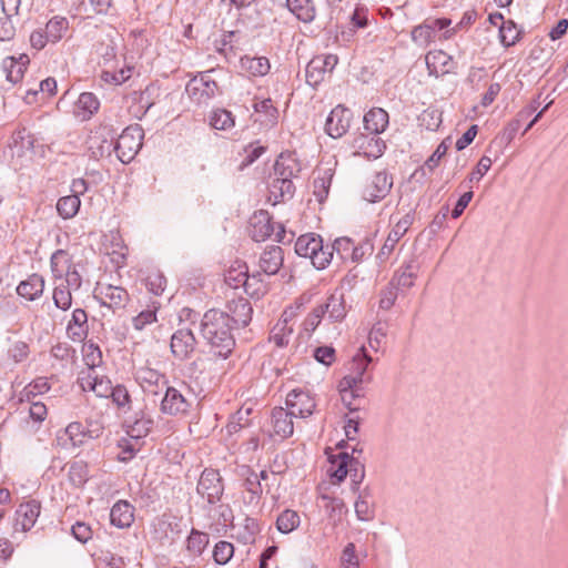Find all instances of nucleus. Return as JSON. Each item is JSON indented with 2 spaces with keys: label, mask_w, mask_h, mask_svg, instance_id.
Here are the masks:
<instances>
[{
  "label": "nucleus",
  "mask_w": 568,
  "mask_h": 568,
  "mask_svg": "<svg viewBox=\"0 0 568 568\" xmlns=\"http://www.w3.org/2000/svg\"><path fill=\"white\" fill-rule=\"evenodd\" d=\"M232 325L227 313L209 310L201 322V334L214 349L215 355L226 358L235 346Z\"/></svg>",
  "instance_id": "f257e3e1"
},
{
  "label": "nucleus",
  "mask_w": 568,
  "mask_h": 568,
  "mask_svg": "<svg viewBox=\"0 0 568 568\" xmlns=\"http://www.w3.org/2000/svg\"><path fill=\"white\" fill-rule=\"evenodd\" d=\"M302 168L291 153H281L276 159L268 181V202L273 205L291 199L295 192L293 179Z\"/></svg>",
  "instance_id": "f03ea898"
},
{
  "label": "nucleus",
  "mask_w": 568,
  "mask_h": 568,
  "mask_svg": "<svg viewBox=\"0 0 568 568\" xmlns=\"http://www.w3.org/2000/svg\"><path fill=\"white\" fill-rule=\"evenodd\" d=\"M142 139V129L138 124L130 125L122 131L115 144H113L112 141L103 140L100 145V155H110L111 152L114 151L122 163H129L141 149Z\"/></svg>",
  "instance_id": "7ed1b4c3"
},
{
  "label": "nucleus",
  "mask_w": 568,
  "mask_h": 568,
  "mask_svg": "<svg viewBox=\"0 0 568 568\" xmlns=\"http://www.w3.org/2000/svg\"><path fill=\"white\" fill-rule=\"evenodd\" d=\"M328 459L332 465L331 476L339 483L349 475L352 489L357 491L365 477V466L359 458L349 455L347 452H341L337 455L329 456Z\"/></svg>",
  "instance_id": "20e7f679"
},
{
  "label": "nucleus",
  "mask_w": 568,
  "mask_h": 568,
  "mask_svg": "<svg viewBox=\"0 0 568 568\" xmlns=\"http://www.w3.org/2000/svg\"><path fill=\"white\" fill-rule=\"evenodd\" d=\"M295 252L298 256L310 258L317 270H324L333 258L329 245L324 246L322 237L314 233L301 235L295 242Z\"/></svg>",
  "instance_id": "39448f33"
},
{
  "label": "nucleus",
  "mask_w": 568,
  "mask_h": 568,
  "mask_svg": "<svg viewBox=\"0 0 568 568\" xmlns=\"http://www.w3.org/2000/svg\"><path fill=\"white\" fill-rule=\"evenodd\" d=\"M50 267L54 282L61 283L72 291L81 288L82 276L67 251L57 250L50 257Z\"/></svg>",
  "instance_id": "423d86ee"
},
{
  "label": "nucleus",
  "mask_w": 568,
  "mask_h": 568,
  "mask_svg": "<svg viewBox=\"0 0 568 568\" xmlns=\"http://www.w3.org/2000/svg\"><path fill=\"white\" fill-rule=\"evenodd\" d=\"M160 412L168 416H185L193 406L194 398L190 387L182 383L180 387L169 386L164 389Z\"/></svg>",
  "instance_id": "0eeeda50"
},
{
  "label": "nucleus",
  "mask_w": 568,
  "mask_h": 568,
  "mask_svg": "<svg viewBox=\"0 0 568 568\" xmlns=\"http://www.w3.org/2000/svg\"><path fill=\"white\" fill-rule=\"evenodd\" d=\"M185 90L190 99L199 105H207L215 97L221 94L217 83L211 77V71L192 78Z\"/></svg>",
  "instance_id": "6e6552de"
},
{
  "label": "nucleus",
  "mask_w": 568,
  "mask_h": 568,
  "mask_svg": "<svg viewBox=\"0 0 568 568\" xmlns=\"http://www.w3.org/2000/svg\"><path fill=\"white\" fill-rule=\"evenodd\" d=\"M196 491L203 498H206L209 504H216L221 500L224 485L220 473L216 469L205 468L197 481Z\"/></svg>",
  "instance_id": "1a4fd4ad"
},
{
  "label": "nucleus",
  "mask_w": 568,
  "mask_h": 568,
  "mask_svg": "<svg viewBox=\"0 0 568 568\" xmlns=\"http://www.w3.org/2000/svg\"><path fill=\"white\" fill-rule=\"evenodd\" d=\"M337 62L338 58L335 54L315 55L306 65V82L311 87L316 88L324 81L326 74L332 73Z\"/></svg>",
  "instance_id": "9d476101"
},
{
  "label": "nucleus",
  "mask_w": 568,
  "mask_h": 568,
  "mask_svg": "<svg viewBox=\"0 0 568 568\" xmlns=\"http://www.w3.org/2000/svg\"><path fill=\"white\" fill-rule=\"evenodd\" d=\"M93 296L101 306H106L113 312L124 308L130 301L125 288L111 284H98Z\"/></svg>",
  "instance_id": "9b49d317"
},
{
  "label": "nucleus",
  "mask_w": 568,
  "mask_h": 568,
  "mask_svg": "<svg viewBox=\"0 0 568 568\" xmlns=\"http://www.w3.org/2000/svg\"><path fill=\"white\" fill-rule=\"evenodd\" d=\"M135 381L145 394L160 395L168 387L166 376L159 371L143 366L136 369Z\"/></svg>",
  "instance_id": "f8f14e48"
},
{
  "label": "nucleus",
  "mask_w": 568,
  "mask_h": 568,
  "mask_svg": "<svg viewBox=\"0 0 568 568\" xmlns=\"http://www.w3.org/2000/svg\"><path fill=\"white\" fill-rule=\"evenodd\" d=\"M41 513V504L31 499L20 504L16 510L13 530L27 532L34 527Z\"/></svg>",
  "instance_id": "ddd939ff"
},
{
  "label": "nucleus",
  "mask_w": 568,
  "mask_h": 568,
  "mask_svg": "<svg viewBox=\"0 0 568 568\" xmlns=\"http://www.w3.org/2000/svg\"><path fill=\"white\" fill-rule=\"evenodd\" d=\"M256 280V275H248L245 264L231 266L225 273L224 281L232 288L244 287V291L251 296H260L262 287L253 288L252 281Z\"/></svg>",
  "instance_id": "4468645a"
},
{
  "label": "nucleus",
  "mask_w": 568,
  "mask_h": 568,
  "mask_svg": "<svg viewBox=\"0 0 568 568\" xmlns=\"http://www.w3.org/2000/svg\"><path fill=\"white\" fill-rule=\"evenodd\" d=\"M286 406L294 417L306 418L311 416L316 407L315 399L301 389H293L286 396Z\"/></svg>",
  "instance_id": "2eb2a0df"
},
{
  "label": "nucleus",
  "mask_w": 568,
  "mask_h": 568,
  "mask_svg": "<svg viewBox=\"0 0 568 568\" xmlns=\"http://www.w3.org/2000/svg\"><path fill=\"white\" fill-rule=\"evenodd\" d=\"M352 118L353 113L349 109L337 105L331 111L326 119V133L334 139L343 136L351 126Z\"/></svg>",
  "instance_id": "dca6fc26"
},
{
  "label": "nucleus",
  "mask_w": 568,
  "mask_h": 568,
  "mask_svg": "<svg viewBox=\"0 0 568 568\" xmlns=\"http://www.w3.org/2000/svg\"><path fill=\"white\" fill-rule=\"evenodd\" d=\"M170 346L174 357L184 361L194 353L196 339L190 328H180L172 335Z\"/></svg>",
  "instance_id": "f3484780"
},
{
  "label": "nucleus",
  "mask_w": 568,
  "mask_h": 568,
  "mask_svg": "<svg viewBox=\"0 0 568 568\" xmlns=\"http://www.w3.org/2000/svg\"><path fill=\"white\" fill-rule=\"evenodd\" d=\"M357 154H362L367 159H377L382 156L386 149L385 142L376 134H358L352 143Z\"/></svg>",
  "instance_id": "a211bd4d"
},
{
  "label": "nucleus",
  "mask_w": 568,
  "mask_h": 568,
  "mask_svg": "<svg viewBox=\"0 0 568 568\" xmlns=\"http://www.w3.org/2000/svg\"><path fill=\"white\" fill-rule=\"evenodd\" d=\"M89 437L81 423H70L57 434V445L62 449H73L83 445Z\"/></svg>",
  "instance_id": "6ab92c4d"
},
{
  "label": "nucleus",
  "mask_w": 568,
  "mask_h": 568,
  "mask_svg": "<svg viewBox=\"0 0 568 568\" xmlns=\"http://www.w3.org/2000/svg\"><path fill=\"white\" fill-rule=\"evenodd\" d=\"M392 186L393 179L387 172H376L364 189V199L373 203L381 201L389 193Z\"/></svg>",
  "instance_id": "aec40b11"
},
{
  "label": "nucleus",
  "mask_w": 568,
  "mask_h": 568,
  "mask_svg": "<svg viewBox=\"0 0 568 568\" xmlns=\"http://www.w3.org/2000/svg\"><path fill=\"white\" fill-rule=\"evenodd\" d=\"M78 382L84 392L91 390L103 398L110 397L113 389L111 381L105 376H98L94 371L82 372Z\"/></svg>",
  "instance_id": "412c9836"
},
{
  "label": "nucleus",
  "mask_w": 568,
  "mask_h": 568,
  "mask_svg": "<svg viewBox=\"0 0 568 568\" xmlns=\"http://www.w3.org/2000/svg\"><path fill=\"white\" fill-rule=\"evenodd\" d=\"M293 417L288 409H284L283 407L273 408L270 435L272 437H278L280 439L291 437L294 433Z\"/></svg>",
  "instance_id": "4be33fe9"
},
{
  "label": "nucleus",
  "mask_w": 568,
  "mask_h": 568,
  "mask_svg": "<svg viewBox=\"0 0 568 568\" xmlns=\"http://www.w3.org/2000/svg\"><path fill=\"white\" fill-rule=\"evenodd\" d=\"M336 163L332 164L331 162L322 163L315 170V179H314V195L320 203H323L329 192L331 183L335 174Z\"/></svg>",
  "instance_id": "5701e85b"
},
{
  "label": "nucleus",
  "mask_w": 568,
  "mask_h": 568,
  "mask_svg": "<svg viewBox=\"0 0 568 568\" xmlns=\"http://www.w3.org/2000/svg\"><path fill=\"white\" fill-rule=\"evenodd\" d=\"M413 222L414 214L412 212H408L403 217H400L389 232L378 255L384 257L389 256V254L393 252L399 240L407 233Z\"/></svg>",
  "instance_id": "b1692460"
},
{
  "label": "nucleus",
  "mask_w": 568,
  "mask_h": 568,
  "mask_svg": "<svg viewBox=\"0 0 568 568\" xmlns=\"http://www.w3.org/2000/svg\"><path fill=\"white\" fill-rule=\"evenodd\" d=\"M89 334L88 314L83 308H75L67 325V335L74 343H82Z\"/></svg>",
  "instance_id": "393cba45"
},
{
  "label": "nucleus",
  "mask_w": 568,
  "mask_h": 568,
  "mask_svg": "<svg viewBox=\"0 0 568 568\" xmlns=\"http://www.w3.org/2000/svg\"><path fill=\"white\" fill-rule=\"evenodd\" d=\"M227 311L230 323H233L236 327H245L252 320V305L243 297L230 301L227 303Z\"/></svg>",
  "instance_id": "a878e982"
},
{
  "label": "nucleus",
  "mask_w": 568,
  "mask_h": 568,
  "mask_svg": "<svg viewBox=\"0 0 568 568\" xmlns=\"http://www.w3.org/2000/svg\"><path fill=\"white\" fill-rule=\"evenodd\" d=\"M275 232L274 224L266 211H260L251 219V236L255 242L265 241Z\"/></svg>",
  "instance_id": "bb28decb"
},
{
  "label": "nucleus",
  "mask_w": 568,
  "mask_h": 568,
  "mask_svg": "<svg viewBox=\"0 0 568 568\" xmlns=\"http://www.w3.org/2000/svg\"><path fill=\"white\" fill-rule=\"evenodd\" d=\"M283 250L272 245L264 250L258 260L260 270L266 275L276 274L283 265Z\"/></svg>",
  "instance_id": "cd10ccee"
},
{
  "label": "nucleus",
  "mask_w": 568,
  "mask_h": 568,
  "mask_svg": "<svg viewBox=\"0 0 568 568\" xmlns=\"http://www.w3.org/2000/svg\"><path fill=\"white\" fill-rule=\"evenodd\" d=\"M45 281L42 275L33 273L28 276L27 280L20 282L17 287V293L19 296L28 300L36 301L39 298L44 291Z\"/></svg>",
  "instance_id": "c85d7f7f"
},
{
  "label": "nucleus",
  "mask_w": 568,
  "mask_h": 568,
  "mask_svg": "<svg viewBox=\"0 0 568 568\" xmlns=\"http://www.w3.org/2000/svg\"><path fill=\"white\" fill-rule=\"evenodd\" d=\"M110 521L118 528H129L134 521V507L126 500L116 501L111 508Z\"/></svg>",
  "instance_id": "c756f323"
},
{
  "label": "nucleus",
  "mask_w": 568,
  "mask_h": 568,
  "mask_svg": "<svg viewBox=\"0 0 568 568\" xmlns=\"http://www.w3.org/2000/svg\"><path fill=\"white\" fill-rule=\"evenodd\" d=\"M418 270L419 265L417 261L412 257L400 266L392 277L390 282H395L397 288H409L414 285Z\"/></svg>",
  "instance_id": "7c9ffc66"
},
{
  "label": "nucleus",
  "mask_w": 568,
  "mask_h": 568,
  "mask_svg": "<svg viewBox=\"0 0 568 568\" xmlns=\"http://www.w3.org/2000/svg\"><path fill=\"white\" fill-rule=\"evenodd\" d=\"M322 308L323 316L327 317L333 322H341L346 316V307L343 294L333 293L326 302L318 305Z\"/></svg>",
  "instance_id": "2f4dec72"
},
{
  "label": "nucleus",
  "mask_w": 568,
  "mask_h": 568,
  "mask_svg": "<svg viewBox=\"0 0 568 568\" xmlns=\"http://www.w3.org/2000/svg\"><path fill=\"white\" fill-rule=\"evenodd\" d=\"M425 59L429 74L436 77L448 73L453 63L452 57L442 50L429 51Z\"/></svg>",
  "instance_id": "473e14b6"
},
{
  "label": "nucleus",
  "mask_w": 568,
  "mask_h": 568,
  "mask_svg": "<svg viewBox=\"0 0 568 568\" xmlns=\"http://www.w3.org/2000/svg\"><path fill=\"white\" fill-rule=\"evenodd\" d=\"M363 121L368 133L378 135L388 125V113L382 108H373L364 115Z\"/></svg>",
  "instance_id": "72a5a7b5"
},
{
  "label": "nucleus",
  "mask_w": 568,
  "mask_h": 568,
  "mask_svg": "<svg viewBox=\"0 0 568 568\" xmlns=\"http://www.w3.org/2000/svg\"><path fill=\"white\" fill-rule=\"evenodd\" d=\"M242 476L245 477L243 487L247 494V496L244 497V501L248 505H256L263 491L260 476L248 467L243 469Z\"/></svg>",
  "instance_id": "f704fd0d"
},
{
  "label": "nucleus",
  "mask_w": 568,
  "mask_h": 568,
  "mask_svg": "<svg viewBox=\"0 0 568 568\" xmlns=\"http://www.w3.org/2000/svg\"><path fill=\"white\" fill-rule=\"evenodd\" d=\"M28 62L29 60L26 55H21L19 60L13 57H7L2 61V71L6 74V79L12 84L21 81Z\"/></svg>",
  "instance_id": "c9c22d12"
},
{
  "label": "nucleus",
  "mask_w": 568,
  "mask_h": 568,
  "mask_svg": "<svg viewBox=\"0 0 568 568\" xmlns=\"http://www.w3.org/2000/svg\"><path fill=\"white\" fill-rule=\"evenodd\" d=\"M355 514L358 520L371 521L375 517V507L372 500V493L365 487L357 496L354 504Z\"/></svg>",
  "instance_id": "e433bc0d"
},
{
  "label": "nucleus",
  "mask_w": 568,
  "mask_h": 568,
  "mask_svg": "<svg viewBox=\"0 0 568 568\" xmlns=\"http://www.w3.org/2000/svg\"><path fill=\"white\" fill-rule=\"evenodd\" d=\"M372 363V357L366 353L364 347H361L354 355L351 366V374L361 383L371 382V376L366 375L368 365Z\"/></svg>",
  "instance_id": "4c0bfd02"
},
{
  "label": "nucleus",
  "mask_w": 568,
  "mask_h": 568,
  "mask_svg": "<svg viewBox=\"0 0 568 568\" xmlns=\"http://www.w3.org/2000/svg\"><path fill=\"white\" fill-rule=\"evenodd\" d=\"M9 146L17 155L22 156L26 152L32 151L34 139L26 128H20L12 133Z\"/></svg>",
  "instance_id": "58836bf2"
},
{
  "label": "nucleus",
  "mask_w": 568,
  "mask_h": 568,
  "mask_svg": "<svg viewBox=\"0 0 568 568\" xmlns=\"http://www.w3.org/2000/svg\"><path fill=\"white\" fill-rule=\"evenodd\" d=\"M253 413V407L251 405H243L240 407L231 417L226 425V430L230 435L240 432L242 428L250 426L251 424V414Z\"/></svg>",
  "instance_id": "ea45409f"
},
{
  "label": "nucleus",
  "mask_w": 568,
  "mask_h": 568,
  "mask_svg": "<svg viewBox=\"0 0 568 568\" xmlns=\"http://www.w3.org/2000/svg\"><path fill=\"white\" fill-rule=\"evenodd\" d=\"M286 6L303 22H311L315 18V8L311 0H286Z\"/></svg>",
  "instance_id": "a19ab883"
},
{
  "label": "nucleus",
  "mask_w": 568,
  "mask_h": 568,
  "mask_svg": "<svg viewBox=\"0 0 568 568\" xmlns=\"http://www.w3.org/2000/svg\"><path fill=\"white\" fill-rule=\"evenodd\" d=\"M99 106L100 102L98 98L91 92L81 93L77 101L79 115L82 120L90 119L99 110Z\"/></svg>",
  "instance_id": "79ce46f5"
},
{
  "label": "nucleus",
  "mask_w": 568,
  "mask_h": 568,
  "mask_svg": "<svg viewBox=\"0 0 568 568\" xmlns=\"http://www.w3.org/2000/svg\"><path fill=\"white\" fill-rule=\"evenodd\" d=\"M242 67L254 77H263L270 72L271 64L265 57H244Z\"/></svg>",
  "instance_id": "37998d69"
},
{
  "label": "nucleus",
  "mask_w": 568,
  "mask_h": 568,
  "mask_svg": "<svg viewBox=\"0 0 568 568\" xmlns=\"http://www.w3.org/2000/svg\"><path fill=\"white\" fill-rule=\"evenodd\" d=\"M254 111L261 115L258 119L266 125H274L277 122L278 111L271 99H264L253 104Z\"/></svg>",
  "instance_id": "c03bdc74"
},
{
  "label": "nucleus",
  "mask_w": 568,
  "mask_h": 568,
  "mask_svg": "<svg viewBox=\"0 0 568 568\" xmlns=\"http://www.w3.org/2000/svg\"><path fill=\"white\" fill-rule=\"evenodd\" d=\"M209 534L192 529L186 540V549L193 556H200L209 545Z\"/></svg>",
  "instance_id": "a18cd8bd"
},
{
  "label": "nucleus",
  "mask_w": 568,
  "mask_h": 568,
  "mask_svg": "<svg viewBox=\"0 0 568 568\" xmlns=\"http://www.w3.org/2000/svg\"><path fill=\"white\" fill-rule=\"evenodd\" d=\"M52 300L57 308L65 312L72 306V290L59 282H54Z\"/></svg>",
  "instance_id": "49530a36"
},
{
  "label": "nucleus",
  "mask_w": 568,
  "mask_h": 568,
  "mask_svg": "<svg viewBox=\"0 0 568 568\" xmlns=\"http://www.w3.org/2000/svg\"><path fill=\"white\" fill-rule=\"evenodd\" d=\"M160 307L158 302H152L148 310L140 312L132 318V326L136 331H143L148 325L156 322V312Z\"/></svg>",
  "instance_id": "de8ad7c7"
},
{
  "label": "nucleus",
  "mask_w": 568,
  "mask_h": 568,
  "mask_svg": "<svg viewBox=\"0 0 568 568\" xmlns=\"http://www.w3.org/2000/svg\"><path fill=\"white\" fill-rule=\"evenodd\" d=\"M69 28V22L65 18L53 17L45 26L47 37L50 42L55 43L60 41Z\"/></svg>",
  "instance_id": "09e8293b"
},
{
  "label": "nucleus",
  "mask_w": 568,
  "mask_h": 568,
  "mask_svg": "<svg viewBox=\"0 0 568 568\" xmlns=\"http://www.w3.org/2000/svg\"><path fill=\"white\" fill-rule=\"evenodd\" d=\"M80 204L81 201L79 196L77 194H71L59 199L57 210L63 219H71L78 213Z\"/></svg>",
  "instance_id": "8fccbe9b"
},
{
  "label": "nucleus",
  "mask_w": 568,
  "mask_h": 568,
  "mask_svg": "<svg viewBox=\"0 0 568 568\" xmlns=\"http://www.w3.org/2000/svg\"><path fill=\"white\" fill-rule=\"evenodd\" d=\"M536 106H530L527 111H521L518 113L516 119L511 120L507 126L505 128L500 140L505 142L506 144L510 143L515 135L517 134L518 130L521 126V122L527 119L532 112L536 111Z\"/></svg>",
  "instance_id": "3c124183"
},
{
  "label": "nucleus",
  "mask_w": 568,
  "mask_h": 568,
  "mask_svg": "<svg viewBox=\"0 0 568 568\" xmlns=\"http://www.w3.org/2000/svg\"><path fill=\"white\" fill-rule=\"evenodd\" d=\"M300 525V516L295 510L286 509L276 519V527L282 534H288Z\"/></svg>",
  "instance_id": "603ef678"
},
{
  "label": "nucleus",
  "mask_w": 568,
  "mask_h": 568,
  "mask_svg": "<svg viewBox=\"0 0 568 568\" xmlns=\"http://www.w3.org/2000/svg\"><path fill=\"white\" fill-rule=\"evenodd\" d=\"M293 331V326L287 325L286 318L284 321H278L272 329L271 341H273L276 346L284 347L288 344Z\"/></svg>",
  "instance_id": "864d4df0"
},
{
  "label": "nucleus",
  "mask_w": 568,
  "mask_h": 568,
  "mask_svg": "<svg viewBox=\"0 0 568 568\" xmlns=\"http://www.w3.org/2000/svg\"><path fill=\"white\" fill-rule=\"evenodd\" d=\"M153 419L142 415L140 418H135L132 424L128 425V434L133 438L145 437L153 427Z\"/></svg>",
  "instance_id": "5fc2aeb1"
},
{
  "label": "nucleus",
  "mask_w": 568,
  "mask_h": 568,
  "mask_svg": "<svg viewBox=\"0 0 568 568\" xmlns=\"http://www.w3.org/2000/svg\"><path fill=\"white\" fill-rule=\"evenodd\" d=\"M113 404L123 412L131 410L132 408V399L128 388L124 385L113 386L112 393L110 395Z\"/></svg>",
  "instance_id": "6e6d98bb"
},
{
  "label": "nucleus",
  "mask_w": 568,
  "mask_h": 568,
  "mask_svg": "<svg viewBox=\"0 0 568 568\" xmlns=\"http://www.w3.org/2000/svg\"><path fill=\"white\" fill-rule=\"evenodd\" d=\"M210 124L216 130H227L235 124L232 113L225 109H216L212 112Z\"/></svg>",
  "instance_id": "4d7b16f0"
},
{
  "label": "nucleus",
  "mask_w": 568,
  "mask_h": 568,
  "mask_svg": "<svg viewBox=\"0 0 568 568\" xmlns=\"http://www.w3.org/2000/svg\"><path fill=\"white\" fill-rule=\"evenodd\" d=\"M83 361L88 366V371H94V368L102 363V352L100 347L92 342L85 343L83 345Z\"/></svg>",
  "instance_id": "13d9d810"
},
{
  "label": "nucleus",
  "mask_w": 568,
  "mask_h": 568,
  "mask_svg": "<svg viewBox=\"0 0 568 568\" xmlns=\"http://www.w3.org/2000/svg\"><path fill=\"white\" fill-rule=\"evenodd\" d=\"M418 121L426 130L436 131L442 123V113L435 108H428L420 113Z\"/></svg>",
  "instance_id": "bf43d9fd"
},
{
  "label": "nucleus",
  "mask_w": 568,
  "mask_h": 568,
  "mask_svg": "<svg viewBox=\"0 0 568 568\" xmlns=\"http://www.w3.org/2000/svg\"><path fill=\"white\" fill-rule=\"evenodd\" d=\"M68 476H69L70 481L74 486H78V487L82 486L87 481V478H88L87 464L82 460H75V462L71 463L69 466Z\"/></svg>",
  "instance_id": "052dcab7"
},
{
  "label": "nucleus",
  "mask_w": 568,
  "mask_h": 568,
  "mask_svg": "<svg viewBox=\"0 0 568 568\" xmlns=\"http://www.w3.org/2000/svg\"><path fill=\"white\" fill-rule=\"evenodd\" d=\"M234 556V546L233 544L220 540L215 544L213 549V559L217 565L227 564L231 558Z\"/></svg>",
  "instance_id": "680f3d73"
},
{
  "label": "nucleus",
  "mask_w": 568,
  "mask_h": 568,
  "mask_svg": "<svg viewBox=\"0 0 568 568\" xmlns=\"http://www.w3.org/2000/svg\"><path fill=\"white\" fill-rule=\"evenodd\" d=\"M499 38L500 42L505 47H511L516 44L519 39V31L517 30L516 24L510 20L503 21L499 28Z\"/></svg>",
  "instance_id": "e2e57ef3"
},
{
  "label": "nucleus",
  "mask_w": 568,
  "mask_h": 568,
  "mask_svg": "<svg viewBox=\"0 0 568 568\" xmlns=\"http://www.w3.org/2000/svg\"><path fill=\"white\" fill-rule=\"evenodd\" d=\"M260 524L256 519L246 517L243 521L242 529L239 531V538L244 544H252L256 535L260 532Z\"/></svg>",
  "instance_id": "0e129e2a"
},
{
  "label": "nucleus",
  "mask_w": 568,
  "mask_h": 568,
  "mask_svg": "<svg viewBox=\"0 0 568 568\" xmlns=\"http://www.w3.org/2000/svg\"><path fill=\"white\" fill-rule=\"evenodd\" d=\"M435 34L428 20H425L422 24L415 27L412 31V39L419 44H428Z\"/></svg>",
  "instance_id": "69168bd1"
},
{
  "label": "nucleus",
  "mask_w": 568,
  "mask_h": 568,
  "mask_svg": "<svg viewBox=\"0 0 568 568\" xmlns=\"http://www.w3.org/2000/svg\"><path fill=\"white\" fill-rule=\"evenodd\" d=\"M28 412L29 418L33 422L41 423L45 419L48 409L41 402H31L21 406V413Z\"/></svg>",
  "instance_id": "338daca9"
},
{
  "label": "nucleus",
  "mask_w": 568,
  "mask_h": 568,
  "mask_svg": "<svg viewBox=\"0 0 568 568\" xmlns=\"http://www.w3.org/2000/svg\"><path fill=\"white\" fill-rule=\"evenodd\" d=\"M145 285L149 292L159 296L166 286V278L160 272H152L145 278Z\"/></svg>",
  "instance_id": "774afa93"
}]
</instances>
